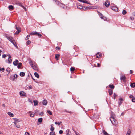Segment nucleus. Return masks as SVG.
<instances>
[{
    "label": "nucleus",
    "instance_id": "6ab92c4d",
    "mask_svg": "<svg viewBox=\"0 0 135 135\" xmlns=\"http://www.w3.org/2000/svg\"><path fill=\"white\" fill-rule=\"evenodd\" d=\"M37 32H33L30 33V35H36L37 34Z\"/></svg>",
    "mask_w": 135,
    "mask_h": 135
},
{
    "label": "nucleus",
    "instance_id": "423d86ee",
    "mask_svg": "<svg viewBox=\"0 0 135 135\" xmlns=\"http://www.w3.org/2000/svg\"><path fill=\"white\" fill-rule=\"evenodd\" d=\"M99 15L100 16L101 18L103 19L104 20H106V18L103 16V15L100 12H98Z\"/></svg>",
    "mask_w": 135,
    "mask_h": 135
},
{
    "label": "nucleus",
    "instance_id": "f8f14e48",
    "mask_svg": "<svg viewBox=\"0 0 135 135\" xmlns=\"http://www.w3.org/2000/svg\"><path fill=\"white\" fill-rule=\"evenodd\" d=\"M18 61L17 60L13 61V64L14 65L16 66L18 64Z\"/></svg>",
    "mask_w": 135,
    "mask_h": 135
},
{
    "label": "nucleus",
    "instance_id": "e433bc0d",
    "mask_svg": "<svg viewBox=\"0 0 135 135\" xmlns=\"http://www.w3.org/2000/svg\"><path fill=\"white\" fill-rule=\"evenodd\" d=\"M83 2V3H87V4H90V3L86 1H85V0H83V2Z\"/></svg>",
    "mask_w": 135,
    "mask_h": 135
},
{
    "label": "nucleus",
    "instance_id": "aec40b11",
    "mask_svg": "<svg viewBox=\"0 0 135 135\" xmlns=\"http://www.w3.org/2000/svg\"><path fill=\"white\" fill-rule=\"evenodd\" d=\"M7 113L11 117H12L14 116L13 114L10 112H8Z\"/></svg>",
    "mask_w": 135,
    "mask_h": 135
},
{
    "label": "nucleus",
    "instance_id": "2eb2a0df",
    "mask_svg": "<svg viewBox=\"0 0 135 135\" xmlns=\"http://www.w3.org/2000/svg\"><path fill=\"white\" fill-rule=\"evenodd\" d=\"M126 77L124 75L123 76L120 78L121 80H123L124 82L125 81Z\"/></svg>",
    "mask_w": 135,
    "mask_h": 135
},
{
    "label": "nucleus",
    "instance_id": "c9c22d12",
    "mask_svg": "<svg viewBox=\"0 0 135 135\" xmlns=\"http://www.w3.org/2000/svg\"><path fill=\"white\" fill-rule=\"evenodd\" d=\"M8 60L9 63H11L12 61V60L10 59H8Z\"/></svg>",
    "mask_w": 135,
    "mask_h": 135
},
{
    "label": "nucleus",
    "instance_id": "49530a36",
    "mask_svg": "<svg viewBox=\"0 0 135 135\" xmlns=\"http://www.w3.org/2000/svg\"><path fill=\"white\" fill-rule=\"evenodd\" d=\"M132 101L133 102H135V98H133L132 99Z\"/></svg>",
    "mask_w": 135,
    "mask_h": 135
},
{
    "label": "nucleus",
    "instance_id": "f03ea898",
    "mask_svg": "<svg viewBox=\"0 0 135 135\" xmlns=\"http://www.w3.org/2000/svg\"><path fill=\"white\" fill-rule=\"evenodd\" d=\"M29 63L30 64L31 66L33 69L36 70H38V68L36 65H34L32 61H30L29 62Z\"/></svg>",
    "mask_w": 135,
    "mask_h": 135
},
{
    "label": "nucleus",
    "instance_id": "6e6d98bb",
    "mask_svg": "<svg viewBox=\"0 0 135 135\" xmlns=\"http://www.w3.org/2000/svg\"><path fill=\"white\" fill-rule=\"evenodd\" d=\"M30 37V35H28L27 37H26V38H27V39H29V38Z\"/></svg>",
    "mask_w": 135,
    "mask_h": 135
},
{
    "label": "nucleus",
    "instance_id": "f257e3e1",
    "mask_svg": "<svg viewBox=\"0 0 135 135\" xmlns=\"http://www.w3.org/2000/svg\"><path fill=\"white\" fill-rule=\"evenodd\" d=\"M110 120L113 125L115 126L117 124V122L116 121V120L114 117H111Z\"/></svg>",
    "mask_w": 135,
    "mask_h": 135
},
{
    "label": "nucleus",
    "instance_id": "473e14b6",
    "mask_svg": "<svg viewBox=\"0 0 135 135\" xmlns=\"http://www.w3.org/2000/svg\"><path fill=\"white\" fill-rule=\"evenodd\" d=\"M48 113L50 115H51L52 114V113L51 112L50 110H47V111Z\"/></svg>",
    "mask_w": 135,
    "mask_h": 135
},
{
    "label": "nucleus",
    "instance_id": "864d4df0",
    "mask_svg": "<svg viewBox=\"0 0 135 135\" xmlns=\"http://www.w3.org/2000/svg\"><path fill=\"white\" fill-rule=\"evenodd\" d=\"M28 100L29 102H31L32 103V100H31L30 99H29Z\"/></svg>",
    "mask_w": 135,
    "mask_h": 135
},
{
    "label": "nucleus",
    "instance_id": "774afa93",
    "mask_svg": "<svg viewBox=\"0 0 135 135\" xmlns=\"http://www.w3.org/2000/svg\"><path fill=\"white\" fill-rule=\"evenodd\" d=\"M2 106L3 107H4L5 106V104H3L2 105Z\"/></svg>",
    "mask_w": 135,
    "mask_h": 135
},
{
    "label": "nucleus",
    "instance_id": "0eeeda50",
    "mask_svg": "<svg viewBox=\"0 0 135 135\" xmlns=\"http://www.w3.org/2000/svg\"><path fill=\"white\" fill-rule=\"evenodd\" d=\"M110 5V4L108 0L107 1L105 2L104 4L105 6L107 7H109Z\"/></svg>",
    "mask_w": 135,
    "mask_h": 135
},
{
    "label": "nucleus",
    "instance_id": "412c9836",
    "mask_svg": "<svg viewBox=\"0 0 135 135\" xmlns=\"http://www.w3.org/2000/svg\"><path fill=\"white\" fill-rule=\"evenodd\" d=\"M20 75L21 76H23L25 75V74L24 72H21L20 73Z\"/></svg>",
    "mask_w": 135,
    "mask_h": 135
},
{
    "label": "nucleus",
    "instance_id": "a211bd4d",
    "mask_svg": "<svg viewBox=\"0 0 135 135\" xmlns=\"http://www.w3.org/2000/svg\"><path fill=\"white\" fill-rule=\"evenodd\" d=\"M108 92L110 95H112L113 94L112 90L110 89H109L108 90Z\"/></svg>",
    "mask_w": 135,
    "mask_h": 135
},
{
    "label": "nucleus",
    "instance_id": "c756f323",
    "mask_svg": "<svg viewBox=\"0 0 135 135\" xmlns=\"http://www.w3.org/2000/svg\"><path fill=\"white\" fill-rule=\"evenodd\" d=\"M50 135H54L55 134V132L54 131L51 132L50 133Z\"/></svg>",
    "mask_w": 135,
    "mask_h": 135
},
{
    "label": "nucleus",
    "instance_id": "58836bf2",
    "mask_svg": "<svg viewBox=\"0 0 135 135\" xmlns=\"http://www.w3.org/2000/svg\"><path fill=\"white\" fill-rule=\"evenodd\" d=\"M36 35H37L39 37H40L42 36V35L39 33H37Z\"/></svg>",
    "mask_w": 135,
    "mask_h": 135
},
{
    "label": "nucleus",
    "instance_id": "0e129e2a",
    "mask_svg": "<svg viewBox=\"0 0 135 135\" xmlns=\"http://www.w3.org/2000/svg\"><path fill=\"white\" fill-rule=\"evenodd\" d=\"M28 113H29L30 114V115L31 114H32V112L31 111H29L28 112Z\"/></svg>",
    "mask_w": 135,
    "mask_h": 135
},
{
    "label": "nucleus",
    "instance_id": "3c124183",
    "mask_svg": "<svg viewBox=\"0 0 135 135\" xmlns=\"http://www.w3.org/2000/svg\"><path fill=\"white\" fill-rule=\"evenodd\" d=\"M119 100L120 101H122V102L123 101V99L122 98H119Z\"/></svg>",
    "mask_w": 135,
    "mask_h": 135
},
{
    "label": "nucleus",
    "instance_id": "e2e57ef3",
    "mask_svg": "<svg viewBox=\"0 0 135 135\" xmlns=\"http://www.w3.org/2000/svg\"><path fill=\"white\" fill-rule=\"evenodd\" d=\"M130 72L131 74H132L133 72V71L132 70H130Z\"/></svg>",
    "mask_w": 135,
    "mask_h": 135
},
{
    "label": "nucleus",
    "instance_id": "7c9ffc66",
    "mask_svg": "<svg viewBox=\"0 0 135 135\" xmlns=\"http://www.w3.org/2000/svg\"><path fill=\"white\" fill-rule=\"evenodd\" d=\"M59 56L60 55H59L56 54L55 55V57L56 59L57 60H58V59H57V58L59 57Z\"/></svg>",
    "mask_w": 135,
    "mask_h": 135
},
{
    "label": "nucleus",
    "instance_id": "4468645a",
    "mask_svg": "<svg viewBox=\"0 0 135 135\" xmlns=\"http://www.w3.org/2000/svg\"><path fill=\"white\" fill-rule=\"evenodd\" d=\"M33 102L34 103V105L35 106H36L37 105L38 103V101L36 100H34Z\"/></svg>",
    "mask_w": 135,
    "mask_h": 135
},
{
    "label": "nucleus",
    "instance_id": "cd10ccee",
    "mask_svg": "<svg viewBox=\"0 0 135 135\" xmlns=\"http://www.w3.org/2000/svg\"><path fill=\"white\" fill-rule=\"evenodd\" d=\"M103 133L105 135H108L109 134L107 132L103 130Z\"/></svg>",
    "mask_w": 135,
    "mask_h": 135
},
{
    "label": "nucleus",
    "instance_id": "5fc2aeb1",
    "mask_svg": "<svg viewBox=\"0 0 135 135\" xmlns=\"http://www.w3.org/2000/svg\"><path fill=\"white\" fill-rule=\"evenodd\" d=\"M100 66V65L99 63L97 64V67H99Z\"/></svg>",
    "mask_w": 135,
    "mask_h": 135
},
{
    "label": "nucleus",
    "instance_id": "5701e85b",
    "mask_svg": "<svg viewBox=\"0 0 135 135\" xmlns=\"http://www.w3.org/2000/svg\"><path fill=\"white\" fill-rule=\"evenodd\" d=\"M131 86L132 87L134 88L135 87V83H132L131 85Z\"/></svg>",
    "mask_w": 135,
    "mask_h": 135
},
{
    "label": "nucleus",
    "instance_id": "8fccbe9b",
    "mask_svg": "<svg viewBox=\"0 0 135 135\" xmlns=\"http://www.w3.org/2000/svg\"><path fill=\"white\" fill-rule=\"evenodd\" d=\"M25 135H29V134L28 132H26L25 133Z\"/></svg>",
    "mask_w": 135,
    "mask_h": 135
},
{
    "label": "nucleus",
    "instance_id": "09e8293b",
    "mask_svg": "<svg viewBox=\"0 0 135 135\" xmlns=\"http://www.w3.org/2000/svg\"><path fill=\"white\" fill-rule=\"evenodd\" d=\"M130 18V19L132 20H134V18L132 17H131Z\"/></svg>",
    "mask_w": 135,
    "mask_h": 135
},
{
    "label": "nucleus",
    "instance_id": "338daca9",
    "mask_svg": "<svg viewBox=\"0 0 135 135\" xmlns=\"http://www.w3.org/2000/svg\"><path fill=\"white\" fill-rule=\"evenodd\" d=\"M43 114V112H41L40 114V115H42Z\"/></svg>",
    "mask_w": 135,
    "mask_h": 135
},
{
    "label": "nucleus",
    "instance_id": "4d7b16f0",
    "mask_svg": "<svg viewBox=\"0 0 135 135\" xmlns=\"http://www.w3.org/2000/svg\"><path fill=\"white\" fill-rule=\"evenodd\" d=\"M7 56H8V59H11V55H7Z\"/></svg>",
    "mask_w": 135,
    "mask_h": 135
},
{
    "label": "nucleus",
    "instance_id": "a878e982",
    "mask_svg": "<svg viewBox=\"0 0 135 135\" xmlns=\"http://www.w3.org/2000/svg\"><path fill=\"white\" fill-rule=\"evenodd\" d=\"M22 65V64L21 63H20V62L18 64V65L17 66V68H20L21 66Z\"/></svg>",
    "mask_w": 135,
    "mask_h": 135
},
{
    "label": "nucleus",
    "instance_id": "a19ab883",
    "mask_svg": "<svg viewBox=\"0 0 135 135\" xmlns=\"http://www.w3.org/2000/svg\"><path fill=\"white\" fill-rule=\"evenodd\" d=\"M15 46L16 42H15V41H14V40H12V41L11 42Z\"/></svg>",
    "mask_w": 135,
    "mask_h": 135
},
{
    "label": "nucleus",
    "instance_id": "393cba45",
    "mask_svg": "<svg viewBox=\"0 0 135 135\" xmlns=\"http://www.w3.org/2000/svg\"><path fill=\"white\" fill-rule=\"evenodd\" d=\"M127 13V12L125 10H123L122 13L123 15H125Z\"/></svg>",
    "mask_w": 135,
    "mask_h": 135
},
{
    "label": "nucleus",
    "instance_id": "79ce46f5",
    "mask_svg": "<svg viewBox=\"0 0 135 135\" xmlns=\"http://www.w3.org/2000/svg\"><path fill=\"white\" fill-rule=\"evenodd\" d=\"M30 43H31V41L30 40H28L26 42V44L27 45H29L30 44Z\"/></svg>",
    "mask_w": 135,
    "mask_h": 135
},
{
    "label": "nucleus",
    "instance_id": "f3484780",
    "mask_svg": "<svg viewBox=\"0 0 135 135\" xmlns=\"http://www.w3.org/2000/svg\"><path fill=\"white\" fill-rule=\"evenodd\" d=\"M8 8L10 10H12L14 8V7L12 5H9L8 7Z\"/></svg>",
    "mask_w": 135,
    "mask_h": 135
},
{
    "label": "nucleus",
    "instance_id": "6e6552de",
    "mask_svg": "<svg viewBox=\"0 0 135 135\" xmlns=\"http://www.w3.org/2000/svg\"><path fill=\"white\" fill-rule=\"evenodd\" d=\"M16 28L17 31H16L15 33V34H18L20 32V28H19L17 27V26L16 27Z\"/></svg>",
    "mask_w": 135,
    "mask_h": 135
},
{
    "label": "nucleus",
    "instance_id": "37998d69",
    "mask_svg": "<svg viewBox=\"0 0 135 135\" xmlns=\"http://www.w3.org/2000/svg\"><path fill=\"white\" fill-rule=\"evenodd\" d=\"M60 49V48L59 46L56 47V49L57 50H59Z\"/></svg>",
    "mask_w": 135,
    "mask_h": 135
},
{
    "label": "nucleus",
    "instance_id": "f704fd0d",
    "mask_svg": "<svg viewBox=\"0 0 135 135\" xmlns=\"http://www.w3.org/2000/svg\"><path fill=\"white\" fill-rule=\"evenodd\" d=\"M52 124L51 125V127L50 128V130L51 131H53L54 129V127L52 126Z\"/></svg>",
    "mask_w": 135,
    "mask_h": 135
},
{
    "label": "nucleus",
    "instance_id": "ddd939ff",
    "mask_svg": "<svg viewBox=\"0 0 135 135\" xmlns=\"http://www.w3.org/2000/svg\"><path fill=\"white\" fill-rule=\"evenodd\" d=\"M14 120L15 122H14V124H15V125H16V122H19L20 121V120H19V119L17 118H15L14 119Z\"/></svg>",
    "mask_w": 135,
    "mask_h": 135
},
{
    "label": "nucleus",
    "instance_id": "ea45409f",
    "mask_svg": "<svg viewBox=\"0 0 135 135\" xmlns=\"http://www.w3.org/2000/svg\"><path fill=\"white\" fill-rule=\"evenodd\" d=\"M66 134H68L69 133V132H70V131L69 129H68L66 130Z\"/></svg>",
    "mask_w": 135,
    "mask_h": 135
},
{
    "label": "nucleus",
    "instance_id": "de8ad7c7",
    "mask_svg": "<svg viewBox=\"0 0 135 135\" xmlns=\"http://www.w3.org/2000/svg\"><path fill=\"white\" fill-rule=\"evenodd\" d=\"M122 101H119L118 102V104H119V105H120L122 104Z\"/></svg>",
    "mask_w": 135,
    "mask_h": 135
},
{
    "label": "nucleus",
    "instance_id": "052dcab7",
    "mask_svg": "<svg viewBox=\"0 0 135 135\" xmlns=\"http://www.w3.org/2000/svg\"><path fill=\"white\" fill-rule=\"evenodd\" d=\"M16 127H17L18 128H20V125H18L17 126L15 125Z\"/></svg>",
    "mask_w": 135,
    "mask_h": 135
},
{
    "label": "nucleus",
    "instance_id": "69168bd1",
    "mask_svg": "<svg viewBox=\"0 0 135 135\" xmlns=\"http://www.w3.org/2000/svg\"><path fill=\"white\" fill-rule=\"evenodd\" d=\"M133 97V96L132 95H130V96H129V97H130V98H132V97Z\"/></svg>",
    "mask_w": 135,
    "mask_h": 135
},
{
    "label": "nucleus",
    "instance_id": "603ef678",
    "mask_svg": "<svg viewBox=\"0 0 135 135\" xmlns=\"http://www.w3.org/2000/svg\"><path fill=\"white\" fill-rule=\"evenodd\" d=\"M4 68H3L2 69H1V70L3 72L4 71Z\"/></svg>",
    "mask_w": 135,
    "mask_h": 135
},
{
    "label": "nucleus",
    "instance_id": "c85d7f7f",
    "mask_svg": "<svg viewBox=\"0 0 135 135\" xmlns=\"http://www.w3.org/2000/svg\"><path fill=\"white\" fill-rule=\"evenodd\" d=\"M42 118H40L38 119V121L39 122H41L42 121Z\"/></svg>",
    "mask_w": 135,
    "mask_h": 135
},
{
    "label": "nucleus",
    "instance_id": "9b49d317",
    "mask_svg": "<svg viewBox=\"0 0 135 135\" xmlns=\"http://www.w3.org/2000/svg\"><path fill=\"white\" fill-rule=\"evenodd\" d=\"M42 103L44 105H46L47 104V101L45 99L43 101Z\"/></svg>",
    "mask_w": 135,
    "mask_h": 135
},
{
    "label": "nucleus",
    "instance_id": "680f3d73",
    "mask_svg": "<svg viewBox=\"0 0 135 135\" xmlns=\"http://www.w3.org/2000/svg\"><path fill=\"white\" fill-rule=\"evenodd\" d=\"M132 15L134 16H135V13L134 12V13H132Z\"/></svg>",
    "mask_w": 135,
    "mask_h": 135
},
{
    "label": "nucleus",
    "instance_id": "4c0bfd02",
    "mask_svg": "<svg viewBox=\"0 0 135 135\" xmlns=\"http://www.w3.org/2000/svg\"><path fill=\"white\" fill-rule=\"evenodd\" d=\"M77 8L78 9H81L83 8L82 6H77Z\"/></svg>",
    "mask_w": 135,
    "mask_h": 135
},
{
    "label": "nucleus",
    "instance_id": "13d9d810",
    "mask_svg": "<svg viewBox=\"0 0 135 135\" xmlns=\"http://www.w3.org/2000/svg\"><path fill=\"white\" fill-rule=\"evenodd\" d=\"M30 116L31 117H33L34 116V114H31V115H30Z\"/></svg>",
    "mask_w": 135,
    "mask_h": 135
},
{
    "label": "nucleus",
    "instance_id": "a18cd8bd",
    "mask_svg": "<svg viewBox=\"0 0 135 135\" xmlns=\"http://www.w3.org/2000/svg\"><path fill=\"white\" fill-rule=\"evenodd\" d=\"M63 132L62 130H60L59 131V133L60 134H61L63 133Z\"/></svg>",
    "mask_w": 135,
    "mask_h": 135
},
{
    "label": "nucleus",
    "instance_id": "7ed1b4c3",
    "mask_svg": "<svg viewBox=\"0 0 135 135\" xmlns=\"http://www.w3.org/2000/svg\"><path fill=\"white\" fill-rule=\"evenodd\" d=\"M4 36L6 38L11 42L12 41V40H14L11 37L6 34H4Z\"/></svg>",
    "mask_w": 135,
    "mask_h": 135
},
{
    "label": "nucleus",
    "instance_id": "c03bdc74",
    "mask_svg": "<svg viewBox=\"0 0 135 135\" xmlns=\"http://www.w3.org/2000/svg\"><path fill=\"white\" fill-rule=\"evenodd\" d=\"M7 56V55L5 54H3L2 56V57L3 58H4L6 57Z\"/></svg>",
    "mask_w": 135,
    "mask_h": 135
},
{
    "label": "nucleus",
    "instance_id": "2f4dec72",
    "mask_svg": "<svg viewBox=\"0 0 135 135\" xmlns=\"http://www.w3.org/2000/svg\"><path fill=\"white\" fill-rule=\"evenodd\" d=\"M75 68L73 67H71L70 68V70L72 72L74 71Z\"/></svg>",
    "mask_w": 135,
    "mask_h": 135
},
{
    "label": "nucleus",
    "instance_id": "4be33fe9",
    "mask_svg": "<svg viewBox=\"0 0 135 135\" xmlns=\"http://www.w3.org/2000/svg\"><path fill=\"white\" fill-rule=\"evenodd\" d=\"M34 75L37 78H39V75L38 74L36 73L35 72L34 73Z\"/></svg>",
    "mask_w": 135,
    "mask_h": 135
},
{
    "label": "nucleus",
    "instance_id": "72a5a7b5",
    "mask_svg": "<svg viewBox=\"0 0 135 135\" xmlns=\"http://www.w3.org/2000/svg\"><path fill=\"white\" fill-rule=\"evenodd\" d=\"M62 123V122H60V123H59V122H56L55 123V124H58V126H59Z\"/></svg>",
    "mask_w": 135,
    "mask_h": 135
},
{
    "label": "nucleus",
    "instance_id": "dca6fc26",
    "mask_svg": "<svg viewBox=\"0 0 135 135\" xmlns=\"http://www.w3.org/2000/svg\"><path fill=\"white\" fill-rule=\"evenodd\" d=\"M20 95L21 96H25L26 95V93L23 91H21L20 93Z\"/></svg>",
    "mask_w": 135,
    "mask_h": 135
},
{
    "label": "nucleus",
    "instance_id": "bb28decb",
    "mask_svg": "<svg viewBox=\"0 0 135 135\" xmlns=\"http://www.w3.org/2000/svg\"><path fill=\"white\" fill-rule=\"evenodd\" d=\"M109 87L110 88L113 89L114 88V86L113 85H109Z\"/></svg>",
    "mask_w": 135,
    "mask_h": 135
},
{
    "label": "nucleus",
    "instance_id": "9d476101",
    "mask_svg": "<svg viewBox=\"0 0 135 135\" xmlns=\"http://www.w3.org/2000/svg\"><path fill=\"white\" fill-rule=\"evenodd\" d=\"M111 8L113 10L115 11H117L118 10L117 7L115 6L112 7Z\"/></svg>",
    "mask_w": 135,
    "mask_h": 135
},
{
    "label": "nucleus",
    "instance_id": "bf43d9fd",
    "mask_svg": "<svg viewBox=\"0 0 135 135\" xmlns=\"http://www.w3.org/2000/svg\"><path fill=\"white\" fill-rule=\"evenodd\" d=\"M116 96V95L115 94V93H114V99L115 98V97Z\"/></svg>",
    "mask_w": 135,
    "mask_h": 135
},
{
    "label": "nucleus",
    "instance_id": "39448f33",
    "mask_svg": "<svg viewBox=\"0 0 135 135\" xmlns=\"http://www.w3.org/2000/svg\"><path fill=\"white\" fill-rule=\"evenodd\" d=\"M17 75L16 74H15L13 76H11L10 77V79L11 80H14L15 78H17Z\"/></svg>",
    "mask_w": 135,
    "mask_h": 135
},
{
    "label": "nucleus",
    "instance_id": "b1692460",
    "mask_svg": "<svg viewBox=\"0 0 135 135\" xmlns=\"http://www.w3.org/2000/svg\"><path fill=\"white\" fill-rule=\"evenodd\" d=\"M131 133V131L130 129H129L128 132H127V133L126 134V135H130V134Z\"/></svg>",
    "mask_w": 135,
    "mask_h": 135
},
{
    "label": "nucleus",
    "instance_id": "20e7f679",
    "mask_svg": "<svg viewBox=\"0 0 135 135\" xmlns=\"http://www.w3.org/2000/svg\"><path fill=\"white\" fill-rule=\"evenodd\" d=\"M15 3L17 5L20 6L21 7H22L24 9H26L25 7L22 5L21 3L19 1H15Z\"/></svg>",
    "mask_w": 135,
    "mask_h": 135
},
{
    "label": "nucleus",
    "instance_id": "1a4fd4ad",
    "mask_svg": "<svg viewBox=\"0 0 135 135\" xmlns=\"http://www.w3.org/2000/svg\"><path fill=\"white\" fill-rule=\"evenodd\" d=\"M102 56V54L100 53H98L96 55V57L98 58H100Z\"/></svg>",
    "mask_w": 135,
    "mask_h": 135
}]
</instances>
